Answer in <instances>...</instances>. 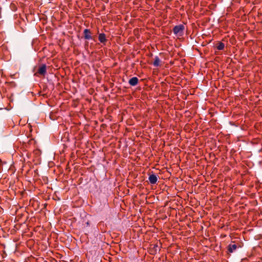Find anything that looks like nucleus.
Here are the masks:
<instances>
[{
    "label": "nucleus",
    "instance_id": "f257e3e1",
    "mask_svg": "<svg viewBox=\"0 0 262 262\" xmlns=\"http://www.w3.org/2000/svg\"><path fill=\"white\" fill-rule=\"evenodd\" d=\"M185 26L184 25L181 24L176 26L173 28V32L176 35L181 36L183 35Z\"/></svg>",
    "mask_w": 262,
    "mask_h": 262
},
{
    "label": "nucleus",
    "instance_id": "f03ea898",
    "mask_svg": "<svg viewBox=\"0 0 262 262\" xmlns=\"http://www.w3.org/2000/svg\"><path fill=\"white\" fill-rule=\"evenodd\" d=\"M47 72V66L46 64L39 65L37 71L34 74L35 76H45Z\"/></svg>",
    "mask_w": 262,
    "mask_h": 262
},
{
    "label": "nucleus",
    "instance_id": "7ed1b4c3",
    "mask_svg": "<svg viewBox=\"0 0 262 262\" xmlns=\"http://www.w3.org/2000/svg\"><path fill=\"white\" fill-rule=\"evenodd\" d=\"M242 246L239 243H235V242H232L227 247L228 252L231 253L234 252L237 248H241Z\"/></svg>",
    "mask_w": 262,
    "mask_h": 262
},
{
    "label": "nucleus",
    "instance_id": "20e7f679",
    "mask_svg": "<svg viewBox=\"0 0 262 262\" xmlns=\"http://www.w3.org/2000/svg\"><path fill=\"white\" fill-rule=\"evenodd\" d=\"M83 37L85 40H90L92 38L93 33L92 31L89 29H85L83 32Z\"/></svg>",
    "mask_w": 262,
    "mask_h": 262
},
{
    "label": "nucleus",
    "instance_id": "39448f33",
    "mask_svg": "<svg viewBox=\"0 0 262 262\" xmlns=\"http://www.w3.org/2000/svg\"><path fill=\"white\" fill-rule=\"evenodd\" d=\"M98 40L99 41L102 43L103 45H105L107 41L106 38V35L103 33H101L99 34L98 35Z\"/></svg>",
    "mask_w": 262,
    "mask_h": 262
},
{
    "label": "nucleus",
    "instance_id": "423d86ee",
    "mask_svg": "<svg viewBox=\"0 0 262 262\" xmlns=\"http://www.w3.org/2000/svg\"><path fill=\"white\" fill-rule=\"evenodd\" d=\"M139 82V79L137 77H134L130 78L128 83L131 86H135L138 84Z\"/></svg>",
    "mask_w": 262,
    "mask_h": 262
},
{
    "label": "nucleus",
    "instance_id": "0eeeda50",
    "mask_svg": "<svg viewBox=\"0 0 262 262\" xmlns=\"http://www.w3.org/2000/svg\"><path fill=\"white\" fill-rule=\"evenodd\" d=\"M150 184H155L157 183L158 178L155 174H150L148 178Z\"/></svg>",
    "mask_w": 262,
    "mask_h": 262
},
{
    "label": "nucleus",
    "instance_id": "6e6552de",
    "mask_svg": "<svg viewBox=\"0 0 262 262\" xmlns=\"http://www.w3.org/2000/svg\"><path fill=\"white\" fill-rule=\"evenodd\" d=\"M225 48V45L221 41H219L216 45V48L218 50H223Z\"/></svg>",
    "mask_w": 262,
    "mask_h": 262
},
{
    "label": "nucleus",
    "instance_id": "1a4fd4ad",
    "mask_svg": "<svg viewBox=\"0 0 262 262\" xmlns=\"http://www.w3.org/2000/svg\"><path fill=\"white\" fill-rule=\"evenodd\" d=\"M160 61H161L159 57L156 56L155 57V60L153 62V65L156 67H159L160 66Z\"/></svg>",
    "mask_w": 262,
    "mask_h": 262
},
{
    "label": "nucleus",
    "instance_id": "9d476101",
    "mask_svg": "<svg viewBox=\"0 0 262 262\" xmlns=\"http://www.w3.org/2000/svg\"><path fill=\"white\" fill-rule=\"evenodd\" d=\"M96 35H92V38H90V39L93 40L94 41H96Z\"/></svg>",
    "mask_w": 262,
    "mask_h": 262
},
{
    "label": "nucleus",
    "instance_id": "9b49d317",
    "mask_svg": "<svg viewBox=\"0 0 262 262\" xmlns=\"http://www.w3.org/2000/svg\"><path fill=\"white\" fill-rule=\"evenodd\" d=\"M88 45H89V42H86L84 44V46L85 47H88Z\"/></svg>",
    "mask_w": 262,
    "mask_h": 262
},
{
    "label": "nucleus",
    "instance_id": "f8f14e48",
    "mask_svg": "<svg viewBox=\"0 0 262 262\" xmlns=\"http://www.w3.org/2000/svg\"><path fill=\"white\" fill-rule=\"evenodd\" d=\"M86 225H87V226H89V225H90L89 222H87L86 223Z\"/></svg>",
    "mask_w": 262,
    "mask_h": 262
}]
</instances>
